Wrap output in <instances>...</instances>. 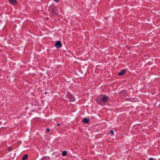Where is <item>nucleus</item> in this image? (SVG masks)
<instances>
[{
	"instance_id": "4",
	"label": "nucleus",
	"mask_w": 160,
	"mask_h": 160,
	"mask_svg": "<svg viewBox=\"0 0 160 160\" xmlns=\"http://www.w3.org/2000/svg\"><path fill=\"white\" fill-rule=\"evenodd\" d=\"M52 13L54 15L57 14L58 13L56 7H54L52 9Z\"/></svg>"
},
{
	"instance_id": "1",
	"label": "nucleus",
	"mask_w": 160,
	"mask_h": 160,
	"mask_svg": "<svg viewBox=\"0 0 160 160\" xmlns=\"http://www.w3.org/2000/svg\"><path fill=\"white\" fill-rule=\"evenodd\" d=\"M101 101L104 102H108L109 100V98L106 96H104L101 99Z\"/></svg>"
},
{
	"instance_id": "5",
	"label": "nucleus",
	"mask_w": 160,
	"mask_h": 160,
	"mask_svg": "<svg viewBox=\"0 0 160 160\" xmlns=\"http://www.w3.org/2000/svg\"><path fill=\"white\" fill-rule=\"evenodd\" d=\"M126 72V70L124 69H123L119 72L118 75L119 76H122Z\"/></svg>"
},
{
	"instance_id": "11",
	"label": "nucleus",
	"mask_w": 160,
	"mask_h": 160,
	"mask_svg": "<svg viewBox=\"0 0 160 160\" xmlns=\"http://www.w3.org/2000/svg\"><path fill=\"white\" fill-rule=\"evenodd\" d=\"M110 132L112 135H113L114 134V132L112 130H111L110 131Z\"/></svg>"
},
{
	"instance_id": "6",
	"label": "nucleus",
	"mask_w": 160,
	"mask_h": 160,
	"mask_svg": "<svg viewBox=\"0 0 160 160\" xmlns=\"http://www.w3.org/2000/svg\"><path fill=\"white\" fill-rule=\"evenodd\" d=\"M89 119L86 118H84L83 120V121L85 123H88L89 122Z\"/></svg>"
},
{
	"instance_id": "13",
	"label": "nucleus",
	"mask_w": 160,
	"mask_h": 160,
	"mask_svg": "<svg viewBox=\"0 0 160 160\" xmlns=\"http://www.w3.org/2000/svg\"><path fill=\"white\" fill-rule=\"evenodd\" d=\"M54 1L55 2H58V0H54Z\"/></svg>"
},
{
	"instance_id": "15",
	"label": "nucleus",
	"mask_w": 160,
	"mask_h": 160,
	"mask_svg": "<svg viewBox=\"0 0 160 160\" xmlns=\"http://www.w3.org/2000/svg\"><path fill=\"white\" fill-rule=\"evenodd\" d=\"M59 125H60L59 123H58V124H57V126H59Z\"/></svg>"
},
{
	"instance_id": "12",
	"label": "nucleus",
	"mask_w": 160,
	"mask_h": 160,
	"mask_svg": "<svg viewBox=\"0 0 160 160\" xmlns=\"http://www.w3.org/2000/svg\"><path fill=\"white\" fill-rule=\"evenodd\" d=\"M50 130L49 128H47V132H49Z\"/></svg>"
},
{
	"instance_id": "17",
	"label": "nucleus",
	"mask_w": 160,
	"mask_h": 160,
	"mask_svg": "<svg viewBox=\"0 0 160 160\" xmlns=\"http://www.w3.org/2000/svg\"><path fill=\"white\" fill-rule=\"evenodd\" d=\"M45 93L46 94L47 93V92H45Z\"/></svg>"
},
{
	"instance_id": "3",
	"label": "nucleus",
	"mask_w": 160,
	"mask_h": 160,
	"mask_svg": "<svg viewBox=\"0 0 160 160\" xmlns=\"http://www.w3.org/2000/svg\"><path fill=\"white\" fill-rule=\"evenodd\" d=\"M55 46L57 48H60L62 46V44L61 42L59 41H58L55 44Z\"/></svg>"
},
{
	"instance_id": "9",
	"label": "nucleus",
	"mask_w": 160,
	"mask_h": 160,
	"mask_svg": "<svg viewBox=\"0 0 160 160\" xmlns=\"http://www.w3.org/2000/svg\"><path fill=\"white\" fill-rule=\"evenodd\" d=\"M120 94H121V96H122L123 94H125L124 96H126L127 94L126 92L125 91H122L120 92Z\"/></svg>"
},
{
	"instance_id": "10",
	"label": "nucleus",
	"mask_w": 160,
	"mask_h": 160,
	"mask_svg": "<svg viewBox=\"0 0 160 160\" xmlns=\"http://www.w3.org/2000/svg\"><path fill=\"white\" fill-rule=\"evenodd\" d=\"M67 154V152L66 151H64L62 152V155L63 156H65Z\"/></svg>"
},
{
	"instance_id": "7",
	"label": "nucleus",
	"mask_w": 160,
	"mask_h": 160,
	"mask_svg": "<svg viewBox=\"0 0 160 160\" xmlns=\"http://www.w3.org/2000/svg\"><path fill=\"white\" fill-rule=\"evenodd\" d=\"M10 3L13 4H15L17 3V2L16 0H8Z\"/></svg>"
},
{
	"instance_id": "2",
	"label": "nucleus",
	"mask_w": 160,
	"mask_h": 160,
	"mask_svg": "<svg viewBox=\"0 0 160 160\" xmlns=\"http://www.w3.org/2000/svg\"><path fill=\"white\" fill-rule=\"evenodd\" d=\"M68 98H69L71 99L70 100L72 101H75V98L74 96H73V95H72L71 94L69 93H68Z\"/></svg>"
},
{
	"instance_id": "14",
	"label": "nucleus",
	"mask_w": 160,
	"mask_h": 160,
	"mask_svg": "<svg viewBox=\"0 0 160 160\" xmlns=\"http://www.w3.org/2000/svg\"><path fill=\"white\" fill-rule=\"evenodd\" d=\"M148 160H153V159L152 158H149Z\"/></svg>"
},
{
	"instance_id": "16",
	"label": "nucleus",
	"mask_w": 160,
	"mask_h": 160,
	"mask_svg": "<svg viewBox=\"0 0 160 160\" xmlns=\"http://www.w3.org/2000/svg\"><path fill=\"white\" fill-rule=\"evenodd\" d=\"M11 148H9L8 149V150H11Z\"/></svg>"
},
{
	"instance_id": "8",
	"label": "nucleus",
	"mask_w": 160,
	"mask_h": 160,
	"mask_svg": "<svg viewBox=\"0 0 160 160\" xmlns=\"http://www.w3.org/2000/svg\"><path fill=\"white\" fill-rule=\"evenodd\" d=\"M28 158V155L27 154H25L23 157L22 158V160H26Z\"/></svg>"
}]
</instances>
